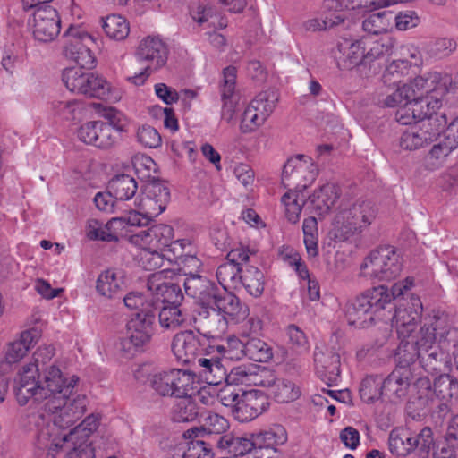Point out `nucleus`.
<instances>
[{
	"label": "nucleus",
	"mask_w": 458,
	"mask_h": 458,
	"mask_svg": "<svg viewBox=\"0 0 458 458\" xmlns=\"http://www.w3.org/2000/svg\"><path fill=\"white\" fill-rule=\"evenodd\" d=\"M76 376L68 377L61 369L52 364L41 372L35 363L21 367L15 379V397L21 406L30 404L38 407L31 415L42 414L50 423H75L86 411V397L73 396V389L78 383Z\"/></svg>",
	"instance_id": "1"
},
{
	"label": "nucleus",
	"mask_w": 458,
	"mask_h": 458,
	"mask_svg": "<svg viewBox=\"0 0 458 458\" xmlns=\"http://www.w3.org/2000/svg\"><path fill=\"white\" fill-rule=\"evenodd\" d=\"M74 423H50L42 414L33 418L34 447L38 458H56L66 444L72 448L65 458H95L92 442L85 436L73 437L68 428Z\"/></svg>",
	"instance_id": "2"
},
{
	"label": "nucleus",
	"mask_w": 458,
	"mask_h": 458,
	"mask_svg": "<svg viewBox=\"0 0 458 458\" xmlns=\"http://www.w3.org/2000/svg\"><path fill=\"white\" fill-rule=\"evenodd\" d=\"M447 334L448 325L445 318L437 314L426 316L416 340L405 341L403 338L400 343L395 353L397 366L410 368L418 359H420V363H424L423 350L428 352L435 343L445 338Z\"/></svg>",
	"instance_id": "3"
},
{
	"label": "nucleus",
	"mask_w": 458,
	"mask_h": 458,
	"mask_svg": "<svg viewBox=\"0 0 458 458\" xmlns=\"http://www.w3.org/2000/svg\"><path fill=\"white\" fill-rule=\"evenodd\" d=\"M170 200V191L161 181L147 182L135 199L137 210L124 216L126 225L142 226L163 213Z\"/></svg>",
	"instance_id": "4"
},
{
	"label": "nucleus",
	"mask_w": 458,
	"mask_h": 458,
	"mask_svg": "<svg viewBox=\"0 0 458 458\" xmlns=\"http://www.w3.org/2000/svg\"><path fill=\"white\" fill-rule=\"evenodd\" d=\"M246 341L235 335H229L222 344L208 345V356L198 360L201 376L210 385H218L225 377V369L221 363V358L240 360L245 357Z\"/></svg>",
	"instance_id": "5"
},
{
	"label": "nucleus",
	"mask_w": 458,
	"mask_h": 458,
	"mask_svg": "<svg viewBox=\"0 0 458 458\" xmlns=\"http://www.w3.org/2000/svg\"><path fill=\"white\" fill-rule=\"evenodd\" d=\"M135 378L148 383L154 392L161 396L183 398L188 395L191 377L182 369H157L152 364H141L135 371Z\"/></svg>",
	"instance_id": "6"
},
{
	"label": "nucleus",
	"mask_w": 458,
	"mask_h": 458,
	"mask_svg": "<svg viewBox=\"0 0 458 458\" xmlns=\"http://www.w3.org/2000/svg\"><path fill=\"white\" fill-rule=\"evenodd\" d=\"M376 216L372 205L367 201H357L342 206L335 214L330 233L338 242L367 228Z\"/></svg>",
	"instance_id": "7"
},
{
	"label": "nucleus",
	"mask_w": 458,
	"mask_h": 458,
	"mask_svg": "<svg viewBox=\"0 0 458 458\" xmlns=\"http://www.w3.org/2000/svg\"><path fill=\"white\" fill-rule=\"evenodd\" d=\"M452 77L442 72H428L411 80L408 84L412 98L423 101L431 112L436 113L442 106L444 96L452 85Z\"/></svg>",
	"instance_id": "8"
},
{
	"label": "nucleus",
	"mask_w": 458,
	"mask_h": 458,
	"mask_svg": "<svg viewBox=\"0 0 458 458\" xmlns=\"http://www.w3.org/2000/svg\"><path fill=\"white\" fill-rule=\"evenodd\" d=\"M403 268L402 259L393 247H382L371 251L360 265V276L370 280L389 281Z\"/></svg>",
	"instance_id": "9"
},
{
	"label": "nucleus",
	"mask_w": 458,
	"mask_h": 458,
	"mask_svg": "<svg viewBox=\"0 0 458 458\" xmlns=\"http://www.w3.org/2000/svg\"><path fill=\"white\" fill-rule=\"evenodd\" d=\"M125 336L121 340V351L125 354L145 352L155 334V315L140 311L126 323Z\"/></svg>",
	"instance_id": "10"
},
{
	"label": "nucleus",
	"mask_w": 458,
	"mask_h": 458,
	"mask_svg": "<svg viewBox=\"0 0 458 458\" xmlns=\"http://www.w3.org/2000/svg\"><path fill=\"white\" fill-rule=\"evenodd\" d=\"M63 42L64 55L81 67L91 68L95 57L91 48L97 45L95 38L81 26L71 25L64 32Z\"/></svg>",
	"instance_id": "11"
},
{
	"label": "nucleus",
	"mask_w": 458,
	"mask_h": 458,
	"mask_svg": "<svg viewBox=\"0 0 458 458\" xmlns=\"http://www.w3.org/2000/svg\"><path fill=\"white\" fill-rule=\"evenodd\" d=\"M278 95L274 90L259 93L245 108L240 124L242 133H250L262 126L274 112Z\"/></svg>",
	"instance_id": "12"
},
{
	"label": "nucleus",
	"mask_w": 458,
	"mask_h": 458,
	"mask_svg": "<svg viewBox=\"0 0 458 458\" xmlns=\"http://www.w3.org/2000/svg\"><path fill=\"white\" fill-rule=\"evenodd\" d=\"M318 174V168L312 158L297 155L286 161L282 173V183L284 187L293 186L295 190L302 191L314 182Z\"/></svg>",
	"instance_id": "13"
},
{
	"label": "nucleus",
	"mask_w": 458,
	"mask_h": 458,
	"mask_svg": "<svg viewBox=\"0 0 458 458\" xmlns=\"http://www.w3.org/2000/svg\"><path fill=\"white\" fill-rule=\"evenodd\" d=\"M210 310L211 312L205 311V313H207L205 318L213 321L218 320L221 322V317L223 319L222 331L225 328L227 324L240 323L249 315V308L242 303L237 296L231 293L223 296L218 294L215 302L211 305Z\"/></svg>",
	"instance_id": "14"
},
{
	"label": "nucleus",
	"mask_w": 458,
	"mask_h": 458,
	"mask_svg": "<svg viewBox=\"0 0 458 458\" xmlns=\"http://www.w3.org/2000/svg\"><path fill=\"white\" fill-rule=\"evenodd\" d=\"M208 345H211L208 339L199 336L192 331H182L174 336L172 351L179 361L198 364L200 357H208L206 350Z\"/></svg>",
	"instance_id": "15"
},
{
	"label": "nucleus",
	"mask_w": 458,
	"mask_h": 458,
	"mask_svg": "<svg viewBox=\"0 0 458 458\" xmlns=\"http://www.w3.org/2000/svg\"><path fill=\"white\" fill-rule=\"evenodd\" d=\"M29 23L35 39L40 42H50L60 32V17L56 10L50 5L37 8Z\"/></svg>",
	"instance_id": "16"
},
{
	"label": "nucleus",
	"mask_w": 458,
	"mask_h": 458,
	"mask_svg": "<svg viewBox=\"0 0 458 458\" xmlns=\"http://www.w3.org/2000/svg\"><path fill=\"white\" fill-rule=\"evenodd\" d=\"M422 312V302L417 296L412 295L408 301L398 305L393 324L400 338L406 339L411 335L421 319Z\"/></svg>",
	"instance_id": "17"
},
{
	"label": "nucleus",
	"mask_w": 458,
	"mask_h": 458,
	"mask_svg": "<svg viewBox=\"0 0 458 458\" xmlns=\"http://www.w3.org/2000/svg\"><path fill=\"white\" fill-rule=\"evenodd\" d=\"M174 237V228L165 224H157L130 235L131 244L141 249L163 250L170 246Z\"/></svg>",
	"instance_id": "18"
},
{
	"label": "nucleus",
	"mask_w": 458,
	"mask_h": 458,
	"mask_svg": "<svg viewBox=\"0 0 458 458\" xmlns=\"http://www.w3.org/2000/svg\"><path fill=\"white\" fill-rule=\"evenodd\" d=\"M136 56L140 61L147 63V70L157 71L166 64L168 50L161 38L148 36L140 42Z\"/></svg>",
	"instance_id": "19"
},
{
	"label": "nucleus",
	"mask_w": 458,
	"mask_h": 458,
	"mask_svg": "<svg viewBox=\"0 0 458 458\" xmlns=\"http://www.w3.org/2000/svg\"><path fill=\"white\" fill-rule=\"evenodd\" d=\"M236 68L228 66L223 71V79L220 84V93L223 101L221 116L226 123L234 120L239 98L236 93Z\"/></svg>",
	"instance_id": "20"
},
{
	"label": "nucleus",
	"mask_w": 458,
	"mask_h": 458,
	"mask_svg": "<svg viewBox=\"0 0 458 458\" xmlns=\"http://www.w3.org/2000/svg\"><path fill=\"white\" fill-rule=\"evenodd\" d=\"M267 405L265 395L256 390L243 391L236 407L232 411L235 420L240 422H248L266 411Z\"/></svg>",
	"instance_id": "21"
},
{
	"label": "nucleus",
	"mask_w": 458,
	"mask_h": 458,
	"mask_svg": "<svg viewBox=\"0 0 458 458\" xmlns=\"http://www.w3.org/2000/svg\"><path fill=\"white\" fill-rule=\"evenodd\" d=\"M184 289L188 296L208 309H210L218 295L215 284L201 276H187L184 281Z\"/></svg>",
	"instance_id": "22"
},
{
	"label": "nucleus",
	"mask_w": 458,
	"mask_h": 458,
	"mask_svg": "<svg viewBox=\"0 0 458 458\" xmlns=\"http://www.w3.org/2000/svg\"><path fill=\"white\" fill-rule=\"evenodd\" d=\"M314 362L317 375L328 386L335 385L340 378V356L332 351L314 352Z\"/></svg>",
	"instance_id": "23"
},
{
	"label": "nucleus",
	"mask_w": 458,
	"mask_h": 458,
	"mask_svg": "<svg viewBox=\"0 0 458 458\" xmlns=\"http://www.w3.org/2000/svg\"><path fill=\"white\" fill-rule=\"evenodd\" d=\"M418 386L425 387V395L420 394L419 401L423 405H428L432 396L436 395L441 401H448L458 394V381L449 376H441L434 383L432 390L429 382L424 379L418 381Z\"/></svg>",
	"instance_id": "24"
},
{
	"label": "nucleus",
	"mask_w": 458,
	"mask_h": 458,
	"mask_svg": "<svg viewBox=\"0 0 458 458\" xmlns=\"http://www.w3.org/2000/svg\"><path fill=\"white\" fill-rule=\"evenodd\" d=\"M125 288L123 272L114 268L102 271L96 281L97 293L107 299L117 297Z\"/></svg>",
	"instance_id": "25"
},
{
	"label": "nucleus",
	"mask_w": 458,
	"mask_h": 458,
	"mask_svg": "<svg viewBox=\"0 0 458 458\" xmlns=\"http://www.w3.org/2000/svg\"><path fill=\"white\" fill-rule=\"evenodd\" d=\"M125 225H127L124 216L114 217L105 225L97 219H89L86 225V236L91 241H117V229Z\"/></svg>",
	"instance_id": "26"
},
{
	"label": "nucleus",
	"mask_w": 458,
	"mask_h": 458,
	"mask_svg": "<svg viewBox=\"0 0 458 458\" xmlns=\"http://www.w3.org/2000/svg\"><path fill=\"white\" fill-rule=\"evenodd\" d=\"M339 197V187L335 183L327 182L310 196V203L316 215L324 216L335 206Z\"/></svg>",
	"instance_id": "27"
},
{
	"label": "nucleus",
	"mask_w": 458,
	"mask_h": 458,
	"mask_svg": "<svg viewBox=\"0 0 458 458\" xmlns=\"http://www.w3.org/2000/svg\"><path fill=\"white\" fill-rule=\"evenodd\" d=\"M346 317L350 325L359 327H366L375 322L376 317L364 293L347 306Z\"/></svg>",
	"instance_id": "28"
},
{
	"label": "nucleus",
	"mask_w": 458,
	"mask_h": 458,
	"mask_svg": "<svg viewBox=\"0 0 458 458\" xmlns=\"http://www.w3.org/2000/svg\"><path fill=\"white\" fill-rule=\"evenodd\" d=\"M411 379L412 373L411 368L396 366L382 383V388L387 394L401 398L405 395Z\"/></svg>",
	"instance_id": "29"
},
{
	"label": "nucleus",
	"mask_w": 458,
	"mask_h": 458,
	"mask_svg": "<svg viewBox=\"0 0 458 458\" xmlns=\"http://www.w3.org/2000/svg\"><path fill=\"white\" fill-rule=\"evenodd\" d=\"M85 96L99 99L117 102L121 99V92L113 87L104 77L89 73Z\"/></svg>",
	"instance_id": "30"
},
{
	"label": "nucleus",
	"mask_w": 458,
	"mask_h": 458,
	"mask_svg": "<svg viewBox=\"0 0 458 458\" xmlns=\"http://www.w3.org/2000/svg\"><path fill=\"white\" fill-rule=\"evenodd\" d=\"M217 445L221 450L225 451L231 456L244 457L255 447L253 435L251 437L226 434L220 437Z\"/></svg>",
	"instance_id": "31"
},
{
	"label": "nucleus",
	"mask_w": 458,
	"mask_h": 458,
	"mask_svg": "<svg viewBox=\"0 0 458 458\" xmlns=\"http://www.w3.org/2000/svg\"><path fill=\"white\" fill-rule=\"evenodd\" d=\"M435 114L418 98H411L401 106L396 114V121L401 124H411L413 122L424 120L428 115Z\"/></svg>",
	"instance_id": "32"
},
{
	"label": "nucleus",
	"mask_w": 458,
	"mask_h": 458,
	"mask_svg": "<svg viewBox=\"0 0 458 458\" xmlns=\"http://www.w3.org/2000/svg\"><path fill=\"white\" fill-rule=\"evenodd\" d=\"M174 269L165 267L151 274L148 278V290L152 295L153 302H161L166 290L173 284L172 279L175 276Z\"/></svg>",
	"instance_id": "33"
},
{
	"label": "nucleus",
	"mask_w": 458,
	"mask_h": 458,
	"mask_svg": "<svg viewBox=\"0 0 458 458\" xmlns=\"http://www.w3.org/2000/svg\"><path fill=\"white\" fill-rule=\"evenodd\" d=\"M229 428V423L225 418L217 414L208 412L203 419L200 428H191L183 434L184 437H203L204 434H222Z\"/></svg>",
	"instance_id": "34"
},
{
	"label": "nucleus",
	"mask_w": 458,
	"mask_h": 458,
	"mask_svg": "<svg viewBox=\"0 0 458 458\" xmlns=\"http://www.w3.org/2000/svg\"><path fill=\"white\" fill-rule=\"evenodd\" d=\"M84 104L77 99L54 100L51 104L53 114L62 121L72 122L82 117Z\"/></svg>",
	"instance_id": "35"
},
{
	"label": "nucleus",
	"mask_w": 458,
	"mask_h": 458,
	"mask_svg": "<svg viewBox=\"0 0 458 458\" xmlns=\"http://www.w3.org/2000/svg\"><path fill=\"white\" fill-rule=\"evenodd\" d=\"M256 447L260 449L276 450V446L287 441V433L281 425H274L267 430L253 435Z\"/></svg>",
	"instance_id": "36"
},
{
	"label": "nucleus",
	"mask_w": 458,
	"mask_h": 458,
	"mask_svg": "<svg viewBox=\"0 0 458 458\" xmlns=\"http://www.w3.org/2000/svg\"><path fill=\"white\" fill-rule=\"evenodd\" d=\"M433 114L421 120L422 123L418 126L427 145L436 140L442 131L445 132V128L447 125L445 114H437L436 113L435 115Z\"/></svg>",
	"instance_id": "37"
},
{
	"label": "nucleus",
	"mask_w": 458,
	"mask_h": 458,
	"mask_svg": "<svg viewBox=\"0 0 458 458\" xmlns=\"http://www.w3.org/2000/svg\"><path fill=\"white\" fill-rule=\"evenodd\" d=\"M108 189L116 199L128 200L137 192L138 184L132 176L119 174L110 181Z\"/></svg>",
	"instance_id": "38"
},
{
	"label": "nucleus",
	"mask_w": 458,
	"mask_h": 458,
	"mask_svg": "<svg viewBox=\"0 0 458 458\" xmlns=\"http://www.w3.org/2000/svg\"><path fill=\"white\" fill-rule=\"evenodd\" d=\"M82 68L80 66L65 69L62 80L71 92L84 95L89 73L84 72Z\"/></svg>",
	"instance_id": "39"
},
{
	"label": "nucleus",
	"mask_w": 458,
	"mask_h": 458,
	"mask_svg": "<svg viewBox=\"0 0 458 458\" xmlns=\"http://www.w3.org/2000/svg\"><path fill=\"white\" fill-rule=\"evenodd\" d=\"M233 373L241 377L239 380L244 384H252L254 386H262L270 391L274 382H276V375L269 369H259L255 373H247L242 368H236Z\"/></svg>",
	"instance_id": "40"
},
{
	"label": "nucleus",
	"mask_w": 458,
	"mask_h": 458,
	"mask_svg": "<svg viewBox=\"0 0 458 458\" xmlns=\"http://www.w3.org/2000/svg\"><path fill=\"white\" fill-rule=\"evenodd\" d=\"M242 268L229 261L221 264L216 269V277L225 290L237 289L241 285Z\"/></svg>",
	"instance_id": "41"
},
{
	"label": "nucleus",
	"mask_w": 458,
	"mask_h": 458,
	"mask_svg": "<svg viewBox=\"0 0 458 458\" xmlns=\"http://www.w3.org/2000/svg\"><path fill=\"white\" fill-rule=\"evenodd\" d=\"M269 394L278 403H289L295 401L301 395V390L293 381L279 379L276 377Z\"/></svg>",
	"instance_id": "42"
},
{
	"label": "nucleus",
	"mask_w": 458,
	"mask_h": 458,
	"mask_svg": "<svg viewBox=\"0 0 458 458\" xmlns=\"http://www.w3.org/2000/svg\"><path fill=\"white\" fill-rule=\"evenodd\" d=\"M350 42L348 46L341 49L344 56L343 65L344 69H352V67L364 64L365 37Z\"/></svg>",
	"instance_id": "43"
},
{
	"label": "nucleus",
	"mask_w": 458,
	"mask_h": 458,
	"mask_svg": "<svg viewBox=\"0 0 458 458\" xmlns=\"http://www.w3.org/2000/svg\"><path fill=\"white\" fill-rule=\"evenodd\" d=\"M245 357L256 362H268L273 358V350L265 341L251 337L246 340Z\"/></svg>",
	"instance_id": "44"
},
{
	"label": "nucleus",
	"mask_w": 458,
	"mask_h": 458,
	"mask_svg": "<svg viewBox=\"0 0 458 458\" xmlns=\"http://www.w3.org/2000/svg\"><path fill=\"white\" fill-rule=\"evenodd\" d=\"M301 191H288L282 198L281 202L285 208V216L289 222L296 224L300 219V215L304 205V196Z\"/></svg>",
	"instance_id": "45"
},
{
	"label": "nucleus",
	"mask_w": 458,
	"mask_h": 458,
	"mask_svg": "<svg viewBox=\"0 0 458 458\" xmlns=\"http://www.w3.org/2000/svg\"><path fill=\"white\" fill-rule=\"evenodd\" d=\"M241 285L253 297H259L264 291V275L254 267H249L241 276Z\"/></svg>",
	"instance_id": "46"
},
{
	"label": "nucleus",
	"mask_w": 458,
	"mask_h": 458,
	"mask_svg": "<svg viewBox=\"0 0 458 458\" xmlns=\"http://www.w3.org/2000/svg\"><path fill=\"white\" fill-rule=\"evenodd\" d=\"M106 34L112 39L123 40L130 32V26L125 18L120 15H108L103 21Z\"/></svg>",
	"instance_id": "47"
},
{
	"label": "nucleus",
	"mask_w": 458,
	"mask_h": 458,
	"mask_svg": "<svg viewBox=\"0 0 458 458\" xmlns=\"http://www.w3.org/2000/svg\"><path fill=\"white\" fill-rule=\"evenodd\" d=\"M390 15L386 11L369 14L362 22L364 31L375 35L387 32L392 26Z\"/></svg>",
	"instance_id": "48"
},
{
	"label": "nucleus",
	"mask_w": 458,
	"mask_h": 458,
	"mask_svg": "<svg viewBox=\"0 0 458 458\" xmlns=\"http://www.w3.org/2000/svg\"><path fill=\"white\" fill-rule=\"evenodd\" d=\"M367 300L369 301L371 310L377 317V314L384 310L389 303L393 301V296L390 295L389 289L385 285L373 287L364 292Z\"/></svg>",
	"instance_id": "49"
},
{
	"label": "nucleus",
	"mask_w": 458,
	"mask_h": 458,
	"mask_svg": "<svg viewBox=\"0 0 458 458\" xmlns=\"http://www.w3.org/2000/svg\"><path fill=\"white\" fill-rule=\"evenodd\" d=\"M159 324L165 329L174 330L185 321L178 305H165L159 311Z\"/></svg>",
	"instance_id": "50"
},
{
	"label": "nucleus",
	"mask_w": 458,
	"mask_h": 458,
	"mask_svg": "<svg viewBox=\"0 0 458 458\" xmlns=\"http://www.w3.org/2000/svg\"><path fill=\"white\" fill-rule=\"evenodd\" d=\"M289 348L295 353H305L310 350V343L306 334L297 326L289 325L285 329Z\"/></svg>",
	"instance_id": "51"
},
{
	"label": "nucleus",
	"mask_w": 458,
	"mask_h": 458,
	"mask_svg": "<svg viewBox=\"0 0 458 458\" xmlns=\"http://www.w3.org/2000/svg\"><path fill=\"white\" fill-rule=\"evenodd\" d=\"M410 73L409 64L405 61L394 60L386 65L382 79L386 85H397Z\"/></svg>",
	"instance_id": "52"
},
{
	"label": "nucleus",
	"mask_w": 458,
	"mask_h": 458,
	"mask_svg": "<svg viewBox=\"0 0 458 458\" xmlns=\"http://www.w3.org/2000/svg\"><path fill=\"white\" fill-rule=\"evenodd\" d=\"M183 445L186 458H213L214 454L209 444L199 437H185Z\"/></svg>",
	"instance_id": "53"
},
{
	"label": "nucleus",
	"mask_w": 458,
	"mask_h": 458,
	"mask_svg": "<svg viewBox=\"0 0 458 458\" xmlns=\"http://www.w3.org/2000/svg\"><path fill=\"white\" fill-rule=\"evenodd\" d=\"M390 451L398 456H406L413 452L411 433L407 431H393L389 437Z\"/></svg>",
	"instance_id": "54"
},
{
	"label": "nucleus",
	"mask_w": 458,
	"mask_h": 458,
	"mask_svg": "<svg viewBox=\"0 0 458 458\" xmlns=\"http://www.w3.org/2000/svg\"><path fill=\"white\" fill-rule=\"evenodd\" d=\"M159 250L142 249L140 254L139 263L145 270H156L170 264V259H165Z\"/></svg>",
	"instance_id": "55"
},
{
	"label": "nucleus",
	"mask_w": 458,
	"mask_h": 458,
	"mask_svg": "<svg viewBox=\"0 0 458 458\" xmlns=\"http://www.w3.org/2000/svg\"><path fill=\"white\" fill-rule=\"evenodd\" d=\"M136 140L142 147L148 148H157L162 143L157 130L148 124H143L137 129Z\"/></svg>",
	"instance_id": "56"
},
{
	"label": "nucleus",
	"mask_w": 458,
	"mask_h": 458,
	"mask_svg": "<svg viewBox=\"0 0 458 458\" xmlns=\"http://www.w3.org/2000/svg\"><path fill=\"white\" fill-rule=\"evenodd\" d=\"M454 149L456 148L445 140L438 144L434 145L428 155L431 169H436L443 165L446 157Z\"/></svg>",
	"instance_id": "57"
},
{
	"label": "nucleus",
	"mask_w": 458,
	"mask_h": 458,
	"mask_svg": "<svg viewBox=\"0 0 458 458\" xmlns=\"http://www.w3.org/2000/svg\"><path fill=\"white\" fill-rule=\"evenodd\" d=\"M412 98L411 89L408 82L398 86L397 89L388 94L385 98L379 99L378 102L385 107H395L403 106L408 99Z\"/></svg>",
	"instance_id": "58"
},
{
	"label": "nucleus",
	"mask_w": 458,
	"mask_h": 458,
	"mask_svg": "<svg viewBox=\"0 0 458 458\" xmlns=\"http://www.w3.org/2000/svg\"><path fill=\"white\" fill-rule=\"evenodd\" d=\"M399 144L403 149L411 151L427 146L418 127H412L403 131Z\"/></svg>",
	"instance_id": "59"
},
{
	"label": "nucleus",
	"mask_w": 458,
	"mask_h": 458,
	"mask_svg": "<svg viewBox=\"0 0 458 458\" xmlns=\"http://www.w3.org/2000/svg\"><path fill=\"white\" fill-rule=\"evenodd\" d=\"M455 49L456 42L448 38H437L428 46V53L435 58L449 56Z\"/></svg>",
	"instance_id": "60"
},
{
	"label": "nucleus",
	"mask_w": 458,
	"mask_h": 458,
	"mask_svg": "<svg viewBox=\"0 0 458 458\" xmlns=\"http://www.w3.org/2000/svg\"><path fill=\"white\" fill-rule=\"evenodd\" d=\"M177 262L181 266V269L187 276H199L197 273L202 266L201 260L197 257L196 250L188 251L187 253H179Z\"/></svg>",
	"instance_id": "61"
},
{
	"label": "nucleus",
	"mask_w": 458,
	"mask_h": 458,
	"mask_svg": "<svg viewBox=\"0 0 458 458\" xmlns=\"http://www.w3.org/2000/svg\"><path fill=\"white\" fill-rule=\"evenodd\" d=\"M132 166L140 180H148L156 172L157 165L149 156L139 155L132 158Z\"/></svg>",
	"instance_id": "62"
},
{
	"label": "nucleus",
	"mask_w": 458,
	"mask_h": 458,
	"mask_svg": "<svg viewBox=\"0 0 458 458\" xmlns=\"http://www.w3.org/2000/svg\"><path fill=\"white\" fill-rule=\"evenodd\" d=\"M97 131V140L93 143L94 147L106 149L114 146L117 138L113 131L112 125L101 121Z\"/></svg>",
	"instance_id": "63"
},
{
	"label": "nucleus",
	"mask_w": 458,
	"mask_h": 458,
	"mask_svg": "<svg viewBox=\"0 0 458 458\" xmlns=\"http://www.w3.org/2000/svg\"><path fill=\"white\" fill-rule=\"evenodd\" d=\"M420 23V16L412 10L400 12L394 17L395 28L399 31H405L416 28Z\"/></svg>",
	"instance_id": "64"
}]
</instances>
